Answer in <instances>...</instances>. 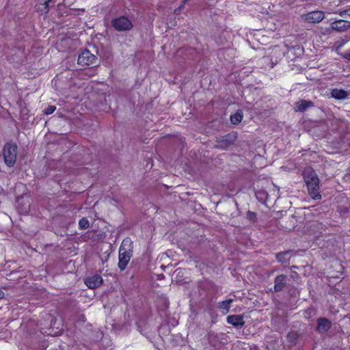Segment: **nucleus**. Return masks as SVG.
Returning <instances> with one entry per match:
<instances>
[{
    "label": "nucleus",
    "instance_id": "nucleus-1",
    "mask_svg": "<svg viewBox=\"0 0 350 350\" xmlns=\"http://www.w3.org/2000/svg\"><path fill=\"white\" fill-rule=\"evenodd\" d=\"M303 175L310 196L314 200L321 199V196L318 193L319 181L315 172L311 168H306Z\"/></svg>",
    "mask_w": 350,
    "mask_h": 350
},
{
    "label": "nucleus",
    "instance_id": "nucleus-2",
    "mask_svg": "<svg viewBox=\"0 0 350 350\" xmlns=\"http://www.w3.org/2000/svg\"><path fill=\"white\" fill-rule=\"evenodd\" d=\"M17 154V146L12 143H7L3 148V158L5 164L12 167L15 163Z\"/></svg>",
    "mask_w": 350,
    "mask_h": 350
},
{
    "label": "nucleus",
    "instance_id": "nucleus-3",
    "mask_svg": "<svg viewBox=\"0 0 350 350\" xmlns=\"http://www.w3.org/2000/svg\"><path fill=\"white\" fill-rule=\"evenodd\" d=\"M127 243L130 244V240L128 239H124L120 247L118 267L121 270L125 269L131 258L129 253L124 247Z\"/></svg>",
    "mask_w": 350,
    "mask_h": 350
},
{
    "label": "nucleus",
    "instance_id": "nucleus-4",
    "mask_svg": "<svg viewBox=\"0 0 350 350\" xmlns=\"http://www.w3.org/2000/svg\"><path fill=\"white\" fill-rule=\"evenodd\" d=\"M113 27L118 31H126L131 29L133 24L126 17L120 16L112 21Z\"/></svg>",
    "mask_w": 350,
    "mask_h": 350
},
{
    "label": "nucleus",
    "instance_id": "nucleus-5",
    "mask_svg": "<svg viewBox=\"0 0 350 350\" xmlns=\"http://www.w3.org/2000/svg\"><path fill=\"white\" fill-rule=\"evenodd\" d=\"M96 57L88 50L83 51L78 57V64L81 66H89L96 64Z\"/></svg>",
    "mask_w": 350,
    "mask_h": 350
},
{
    "label": "nucleus",
    "instance_id": "nucleus-6",
    "mask_svg": "<svg viewBox=\"0 0 350 350\" xmlns=\"http://www.w3.org/2000/svg\"><path fill=\"white\" fill-rule=\"evenodd\" d=\"M324 13L321 11H312L301 15L303 21L311 23H319L324 18Z\"/></svg>",
    "mask_w": 350,
    "mask_h": 350
},
{
    "label": "nucleus",
    "instance_id": "nucleus-7",
    "mask_svg": "<svg viewBox=\"0 0 350 350\" xmlns=\"http://www.w3.org/2000/svg\"><path fill=\"white\" fill-rule=\"evenodd\" d=\"M103 282V279L100 275H95L88 277L85 279V283L90 288H95L98 287Z\"/></svg>",
    "mask_w": 350,
    "mask_h": 350
},
{
    "label": "nucleus",
    "instance_id": "nucleus-8",
    "mask_svg": "<svg viewBox=\"0 0 350 350\" xmlns=\"http://www.w3.org/2000/svg\"><path fill=\"white\" fill-rule=\"evenodd\" d=\"M333 30L343 31L350 27V22L345 20H338L331 23Z\"/></svg>",
    "mask_w": 350,
    "mask_h": 350
},
{
    "label": "nucleus",
    "instance_id": "nucleus-9",
    "mask_svg": "<svg viewBox=\"0 0 350 350\" xmlns=\"http://www.w3.org/2000/svg\"><path fill=\"white\" fill-rule=\"evenodd\" d=\"M227 321L228 323L232 325L237 328H241L244 325L243 316L241 315H230L227 317Z\"/></svg>",
    "mask_w": 350,
    "mask_h": 350
},
{
    "label": "nucleus",
    "instance_id": "nucleus-10",
    "mask_svg": "<svg viewBox=\"0 0 350 350\" xmlns=\"http://www.w3.org/2000/svg\"><path fill=\"white\" fill-rule=\"evenodd\" d=\"M331 327V322L325 318H321L318 320L317 330L323 333L327 332Z\"/></svg>",
    "mask_w": 350,
    "mask_h": 350
},
{
    "label": "nucleus",
    "instance_id": "nucleus-11",
    "mask_svg": "<svg viewBox=\"0 0 350 350\" xmlns=\"http://www.w3.org/2000/svg\"><path fill=\"white\" fill-rule=\"evenodd\" d=\"M331 95L336 99L342 100L347 98L349 94L344 90L336 88L332 90Z\"/></svg>",
    "mask_w": 350,
    "mask_h": 350
},
{
    "label": "nucleus",
    "instance_id": "nucleus-12",
    "mask_svg": "<svg viewBox=\"0 0 350 350\" xmlns=\"http://www.w3.org/2000/svg\"><path fill=\"white\" fill-rule=\"evenodd\" d=\"M286 284V276L284 275H278L275 279L274 288L275 291H281Z\"/></svg>",
    "mask_w": 350,
    "mask_h": 350
},
{
    "label": "nucleus",
    "instance_id": "nucleus-13",
    "mask_svg": "<svg viewBox=\"0 0 350 350\" xmlns=\"http://www.w3.org/2000/svg\"><path fill=\"white\" fill-rule=\"evenodd\" d=\"M233 301V299H228L225 301L219 302L218 308L224 314H227L230 308V304Z\"/></svg>",
    "mask_w": 350,
    "mask_h": 350
},
{
    "label": "nucleus",
    "instance_id": "nucleus-14",
    "mask_svg": "<svg viewBox=\"0 0 350 350\" xmlns=\"http://www.w3.org/2000/svg\"><path fill=\"white\" fill-rule=\"evenodd\" d=\"M291 251H286V252H282L278 253L276 255V258L279 262H284L287 260H288L290 258V257L291 256Z\"/></svg>",
    "mask_w": 350,
    "mask_h": 350
},
{
    "label": "nucleus",
    "instance_id": "nucleus-15",
    "mask_svg": "<svg viewBox=\"0 0 350 350\" xmlns=\"http://www.w3.org/2000/svg\"><path fill=\"white\" fill-rule=\"evenodd\" d=\"M243 114L241 111H237L230 116V120L232 124H237L241 122Z\"/></svg>",
    "mask_w": 350,
    "mask_h": 350
},
{
    "label": "nucleus",
    "instance_id": "nucleus-16",
    "mask_svg": "<svg viewBox=\"0 0 350 350\" xmlns=\"http://www.w3.org/2000/svg\"><path fill=\"white\" fill-rule=\"evenodd\" d=\"M310 103L305 100H301L296 104L297 111H304L310 106Z\"/></svg>",
    "mask_w": 350,
    "mask_h": 350
},
{
    "label": "nucleus",
    "instance_id": "nucleus-17",
    "mask_svg": "<svg viewBox=\"0 0 350 350\" xmlns=\"http://www.w3.org/2000/svg\"><path fill=\"white\" fill-rule=\"evenodd\" d=\"M79 225L81 229H86L89 227V221L85 218H82L79 221Z\"/></svg>",
    "mask_w": 350,
    "mask_h": 350
},
{
    "label": "nucleus",
    "instance_id": "nucleus-18",
    "mask_svg": "<svg viewBox=\"0 0 350 350\" xmlns=\"http://www.w3.org/2000/svg\"><path fill=\"white\" fill-rule=\"evenodd\" d=\"M55 109L56 107L55 106L50 105L45 109L44 113L46 115H50L55 111Z\"/></svg>",
    "mask_w": 350,
    "mask_h": 350
},
{
    "label": "nucleus",
    "instance_id": "nucleus-19",
    "mask_svg": "<svg viewBox=\"0 0 350 350\" xmlns=\"http://www.w3.org/2000/svg\"><path fill=\"white\" fill-rule=\"evenodd\" d=\"M339 14L342 17H345L346 16H350V8H348L347 9L339 12Z\"/></svg>",
    "mask_w": 350,
    "mask_h": 350
},
{
    "label": "nucleus",
    "instance_id": "nucleus-20",
    "mask_svg": "<svg viewBox=\"0 0 350 350\" xmlns=\"http://www.w3.org/2000/svg\"><path fill=\"white\" fill-rule=\"evenodd\" d=\"M344 43H340L339 44H336V50L338 51L343 45Z\"/></svg>",
    "mask_w": 350,
    "mask_h": 350
},
{
    "label": "nucleus",
    "instance_id": "nucleus-21",
    "mask_svg": "<svg viewBox=\"0 0 350 350\" xmlns=\"http://www.w3.org/2000/svg\"><path fill=\"white\" fill-rule=\"evenodd\" d=\"M45 2H44V4H45V6L46 7H48L49 6V3L51 0H44Z\"/></svg>",
    "mask_w": 350,
    "mask_h": 350
},
{
    "label": "nucleus",
    "instance_id": "nucleus-22",
    "mask_svg": "<svg viewBox=\"0 0 350 350\" xmlns=\"http://www.w3.org/2000/svg\"><path fill=\"white\" fill-rule=\"evenodd\" d=\"M3 295H4L3 292L0 290V299L2 298L3 297Z\"/></svg>",
    "mask_w": 350,
    "mask_h": 350
},
{
    "label": "nucleus",
    "instance_id": "nucleus-23",
    "mask_svg": "<svg viewBox=\"0 0 350 350\" xmlns=\"http://www.w3.org/2000/svg\"><path fill=\"white\" fill-rule=\"evenodd\" d=\"M180 272H181V271H180V270H176V273L177 275H178V274H180Z\"/></svg>",
    "mask_w": 350,
    "mask_h": 350
},
{
    "label": "nucleus",
    "instance_id": "nucleus-24",
    "mask_svg": "<svg viewBox=\"0 0 350 350\" xmlns=\"http://www.w3.org/2000/svg\"><path fill=\"white\" fill-rule=\"evenodd\" d=\"M230 135H226V139H227V138H230Z\"/></svg>",
    "mask_w": 350,
    "mask_h": 350
},
{
    "label": "nucleus",
    "instance_id": "nucleus-25",
    "mask_svg": "<svg viewBox=\"0 0 350 350\" xmlns=\"http://www.w3.org/2000/svg\"><path fill=\"white\" fill-rule=\"evenodd\" d=\"M19 199H20V198H17V202H19Z\"/></svg>",
    "mask_w": 350,
    "mask_h": 350
}]
</instances>
